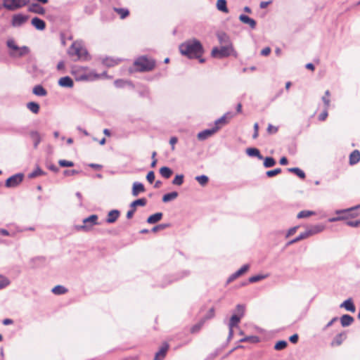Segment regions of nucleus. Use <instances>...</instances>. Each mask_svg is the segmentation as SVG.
<instances>
[{
  "label": "nucleus",
  "instance_id": "nucleus-1",
  "mask_svg": "<svg viewBox=\"0 0 360 360\" xmlns=\"http://www.w3.org/2000/svg\"><path fill=\"white\" fill-rule=\"evenodd\" d=\"M180 53L187 58H200L204 53V49L201 42L196 39H189L179 45Z\"/></svg>",
  "mask_w": 360,
  "mask_h": 360
},
{
  "label": "nucleus",
  "instance_id": "nucleus-2",
  "mask_svg": "<svg viewBox=\"0 0 360 360\" xmlns=\"http://www.w3.org/2000/svg\"><path fill=\"white\" fill-rule=\"evenodd\" d=\"M7 46L11 49L9 56L12 58H21L30 52V49L27 46H18L15 44L13 39H10L6 41Z\"/></svg>",
  "mask_w": 360,
  "mask_h": 360
},
{
  "label": "nucleus",
  "instance_id": "nucleus-3",
  "mask_svg": "<svg viewBox=\"0 0 360 360\" xmlns=\"http://www.w3.org/2000/svg\"><path fill=\"white\" fill-rule=\"evenodd\" d=\"M211 56L213 58H224L230 56H237L233 44L223 45L220 48L214 47L211 51Z\"/></svg>",
  "mask_w": 360,
  "mask_h": 360
},
{
  "label": "nucleus",
  "instance_id": "nucleus-4",
  "mask_svg": "<svg viewBox=\"0 0 360 360\" xmlns=\"http://www.w3.org/2000/svg\"><path fill=\"white\" fill-rule=\"evenodd\" d=\"M155 65V62L146 56H141L134 62L136 70L139 72H148L152 70Z\"/></svg>",
  "mask_w": 360,
  "mask_h": 360
},
{
  "label": "nucleus",
  "instance_id": "nucleus-5",
  "mask_svg": "<svg viewBox=\"0 0 360 360\" xmlns=\"http://www.w3.org/2000/svg\"><path fill=\"white\" fill-rule=\"evenodd\" d=\"M98 216L96 214H92L87 218L83 219L82 225L75 226L77 231H81L84 232H88L92 230L94 225L98 224Z\"/></svg>",
  "mask_w": 360,
  "mask_h": 360
},
{
  "label": "nucleus",
  "instance_id": "nucleus-6",
  "mask_svg": "<svg viewBox=\"0 0 360 360\" xmlns=\"http://www.w3.org/2000/svg\"><path fill=\"white\" fill-rule=\"evenodd\" d=\"M68 53L72 56H77V58H83L88 54L86 49L79 42H74L69 48Z\"/></svg>",
  "mask_w": 360,
  "mask_h": 360
},
{
  "label": "nucleus",
  "instance_id": "nucleus-7",
  "mask_svg": "<svg viewBox=\"0 0 360 360\" xmlns=\"http://www.w3.org/2000/svg\"><path fill=\"white\" fill-rule=\"evenodd\" d=\"M359 207H360V205H357L356 207H351V208H349L347 210L338 211L337 213L340 214L341 216L330 219L329 221H339V220L347 219L349 217H357L359 214L356 212V210L358 209Z\"/></svg>",
  "mask_w": 360,
  "mask_h": 360
},
{
  "label": "nucleus",
  "instance_id": "nucleus-8",
  "mask_svg": "<svg viewBox=\"0 0 360 360\" xmlns=\"http://www.w3.org/2000/svg\"><path fill=\"white\" fill-rule=\"evenodd\" d=\"M30 0H4L3 6L8 11H15L29 4Z\"/></svg>",
  "mask_w": 360,
  "mask_h": 360
},
{
  "label": "nucleus",
  "instance_id": "nucleus-9",
  "mask_svg": "<svg viewBox=\"0 0 360 360\" xmlns=\"http://www.w3.org/2000/svg\"><path fill=\"white\" fill-rule=\"evenodd\" d=\"M24 176L22 174H16L10 176L5 183L7 188H14L18 186L23 180Z\"/></svg>",
  "mask_w": 360,
  "mask_h": 360
},
{
  "label": "nucleus",
  "instance_id": "nucleus-10",
  "mask_svg": "<svg viewBox=\"0 0 360 360\" xmlns=\"http://www.w3.org/2000/svg\"><path fill=\"white\" fill-rule=\"evenodd\" d=\"M28 20V16L21 13L15 14L13 16L11 24L13 27H20Z\"/></svg>",
  "mask_w": 360,
  "mask_h": 360
},
{
  "label": "nucleus",
  "instance_id": "nucleus-11",
  "mask_svg": "<svg viewBox=\"0 0 360 360\" xmlns=\"http://www.w3.org/2000/svg\"><path fill=\"white\" fill-rule=\"evenodd\" d=\"M169 345L167 342L162 343L159 351L156 352L154 360H163L169 350Z\"/></svg>",
  "mask_w": 360,
  "mask_h": 360
},
{
  "label": "nucleus",
  "instance_id": "nucleus-12",
  "mask_svg": "<svg viewBox=\"0 0 360 360\" xmlns=\"http://www.w3.org/2000/svg\"><path fill=\"white\" fill-rule=\"evenodd\" d=\"M58 85L61 87L72 88L74 86V82L71 77L65 76L58 80Z\"/></svg>",
  "mask_w": 360,
  "mask_h": 360
},
{
  "label": "nucleus",
  "instance_id": "nucleus-13",
  "mask_svg": "<svg viewBox=\"0 0 360 360\" xmlns=\"http://www.w3.org/2000/svg\"><path fill=\"white\" fill-rule=\"evenodd\" d=\"M32 25L38 30H44L46 28V22L38 17L32 19Z\"/></svg>",
  "mask_w": 360,
  "mask_h": 360
},
{
  "label": "nucleus",
  "instance_id": "nucleus-14",
  "mask_svg": "<svg viewBox=\"0 0 360 360\" xmlns=\"http://www.w3.org/2000/svg\"><path fill=\"white\" fill-rule=\"evenodd\" d=\"M30 12L44 15L45 13V9L37 3H32L28 8Z\"/></svg>",
  "mask_w": 360,
  "mask_h": 360
},
{
  "label": "nucleus",
  "instance_id": "nucleus-15",
  "mask_svg": "<svg viewBox=\"0 0 360 360\" xmlns=\"http://www.w3.org/2000/svg\"><path fill=\"white\" fill-rule=\"evenodd\" d=\"M239 20L242 22L248 25L252 29H255L256 27V21L246 15L241 14L239 16Z\"/></svg>",
  "mask_w": 360,
  "mask_h": 360
},
{
  "label": "nucleus",
  "instance_id": "nucleus-16",
  "mask_svg": "<svg viewBox=\"0 0 360 360\" xmlns=\"http://www.w3.org/2000/svg\"><path fill=\"white\" fill-rule=\"evenodd\" d=\"M217 131V128L213 127L210 129H206V130H204V131L200 132L198 134V138L200 140H205V139H207L208 137L211 136L212 135H213Z\"/></svg>",
  "mask_w": 360,
  "mask_h": 360
},
{
  "label": "nucleus",
  "instance_id": "nucleus-17",
  "mask_svg": "<svg viewBox=\"0 0 360 360\" xmlns=\"http://www.w3.org/2000/svg\"><path fill=\"white\" fill-rule=\"evenodd\" d=\"M120 61L121 59L114 58L112 57H105L102 59V63L108 68L117 65Z\"/></svg>",
  "mask_w": 360,
  "mask_h": 360
},
{
  "label": "nucleus",
  "instance_id": "nucleus-18",
  "mask_svg": "<svg viewBox=\"0 0 360 360\" xmlns=\"http://www.w3.org/2000/svg\"><path fill=\"white\" fill-rule=\"evenodd\" d=\"M217 39L221 44H224V45L232 44V43L231 42V40H230V37H229V35L226 33H225L224 32H218L217 34Z\"/></svg>",
  "mask_w": 360,
  "mask_h": 360
},
{
  "label": "nucleus",
  "instance_id": "nucleus-19",
  "mask_svg": "<svg viewBox=\"0 0 360 360\" xmlns=\"http://www.w3.org/2000/svg\"><path fill=\"white\" fill-rule=\"evenodd\" d=\"M145 192V187L143 184L139 182H134L132 187L133 196H137L140 193Z\"/></svg>",
  "mask_w": 360,
  "mask_h": 360
},
{
  "label": "nucleus",
  "instance_id": "nucleus-20",
  "mask_svg": "<svg viewBox=\"0 0 360 360\" xmlns=\"http://www.w3.org/2000/svg\"><path fill=\"white\" fill-rule=\"evenodd\" d=\"M360 161V152L358 150H354L349 155V164L354 165Z\"/></svg>",
  "mask_w": 360,
  "mask_h": 360
},
{
  "label": "nucleus",
  "instance_id": "nucleus-21",
  "mask_svg": "<svg viewBox=\"0 0 360 360\" xmlns=\"http://www.w3.org/2000/svg\"><path fill=\"white\" fill-rule=\"evenodd\" d=\"M137 93L140 97L150 98V89L146 86H141L137 89Z\"/></svg>",
  "mask_w": 360,
  "mask_h": 360
},
{
  "label": "nucleus",
  "instance_id": "nucleus-22",
  "mask_svg": "<svg viewBox=\"0 0 360 360\" xmlns=\"http://www.w3.org/2000/svg\"><path fill=\"white\" fill-rule=\"evenodd\" d=\"M120 216V212L117 210H113L109 212L107 217V222L112 224L116 221Z\"/></svg>",
  "mask_w": 360,
  "mask_h": 360
},
{
  "label": "nucleus",
  "instance_id": "nucleus-23",
  "mask_svg": "<svg viewBox=\"0 0 360 360\" xmlns=\"http://www.w3.org/2000/svg\"><path fill=\"white\" fill-rule=\"evenodd\" d=\"M114 84L116 88H124L126 86H129L131 88H134V85L131 83V82H130L129 80L122 79H116L114 82Z\"/></svg>",
  "mask_w": 360,
  "mask_h": 360
},
{
  "label": "nucleus",
  "instance_id": "nucleus-24",
  "mask_svg": "<svg viewBox=\"0 0 360 360\" xmlns=\"http://www.w3.org/2000/svg\"><path fill=\"white\" fill-rule=\"evenodd\" d=\"M323 230V226L321 225H316L314 226H312L307 229L306 231H304L307 234V237H309L311 236H313L316 233H318L319 232H321Z\"/></svg>",
  "mask_w": 360,
  "mask_h": 360
},
{
  "label": "nucleus",
  "instance_id": "nucleus-25",
  "mask_svg": "<svg viewBox=\"0 0 360 360\" xmlns=\"http://www.w3.org/2000/svg\"><path fill=\"white\" fill-rule=\"evenodd\" d=\"M341 325L343 327L350 326L354 322L352 316L348 314H345L340 318Z\"/></svg>",
  "mask_w": 360,
  "mask_h": 360
},
{
  "label": "nucleus",
  "instance_id": "nucleus-26",
  "mask_svg": "<svg viewBox=\"0 0 360 360\" xmlns=\"http://www.w3.org/2000/svg\"><path fill=\"white\" fill-rule=\"evenodd\" d=\"M345 338L346 335L345 333H339L334 338L333 340L331 342V345L333 347L339 346L342 343Z\"/></svg>",
  "mask_w": 360,
  "mask_h": 360
},
{
  "label": "nucleus",
  "instance_id": "nucleus-27",
  "mask_svg": "<svg viewBox=\"0 0 360 360\" xmlns=\"http://www.w3.org/2000/svg\"><path fill=\"white\" fill-rule=\"evenodd\" d=\"M162 217V213L157 212L155 214L150 215L147 219V222L150 224H155V223L158 222L159 221H160Z\"/></svg>",
  "mask_w": 360,
  "mask_h": 360
},
{
  "label": "nucleus",
  "instance_id": "nucleus-28",
  "mask_svg": "<svg viewBox=\"0 0 360 360\" xmlns=\"http://www.w3.org/2000/svg\"><path fill=\"white\" fill-rule=\"evenodd\" d=\"M216 6L219 11L225 13H229L226 0H218Z\"/></svg>",
  "mask_w": 360,
  "mask_h": 360
},
{
  "label": "nucleus",
  "instance_id": "nucleus-29",
  "mask_svg": "<svg viewBox=\"0 0 360 360\" xmlns=\"http://www.w3.org/2000/svg\"><path fill=\"white\" fill-rule=\"evenodd\" d=\"M341 307H344L346 310L349 311L351 312L355 311V307L353 304V302L351 299H348L345 300L341 305Z\"/></svg>",
  "mask_w": 360,
  "mask_h": 360
},
{
  "label": "nucleus",
  "instance_id": "nucleus-30",
  "mask_svg": "<svg viewBox=\"0 0 360 360\" xmlns=\"http://www.w3.org/2000/svg\"><path fill=\"white\" fill-rule=\"evenodd\" d=\"M246 153L249 156L257 157L259 160L263 159L262 155L260 154V152H259V150L257 148H248L246 150Z\"/></svg>",
  "mask_w": 360,
  "mask_h": 360
},
{
  "label": "nucleus",
  "instance_id": "nucleus-31",
  "mask_svg": "<svg viewBox=\"0 0 360 360\" xmlns=\"http://www.w3.org/2000/svg\"><path fill=\"white\" fill-rule=\"evenodd\" d=\"M33 94L36 96H44L47 94V91L41 85H37L33 88Z\"/></svg>",
  "mask_w": 360,
  "mask_h": 360
},
{
  "label": "nucleus",
  "instance_id": "nucleus-32",
  "mask_svg": "<svg viewBox=\"0 0 360 360\" xmlns=\"http://www.w3.org/2000/svg\"><path fill=\"white\" fill-rule=\"evenodd\" d=\"M229 122V120L226 115L222 116L219 119L215 121V126L214 128H217V131L223 126Z\"/></svg>",
  "mask_w": 360,
  "mask_h": 360
},
{
  "label": "nucleus",
  "instance_id": "nucleus-33",
  "mask_svg": "<svg viewBox=\"0 0 360 360\" xmlns=\"http://www.w3.org/2000/svg\"><path fill=\"white\" fill-rule=\"evenodd\" d=\"M240 318H241V316H240L238 315H233L231 317L230 321H229V328H230L231 333L232 332L233 328L236 326L238 324V323L240 322Z\"/></svg>",
  "mask_w": 360,
  "mask_h": 360
},
{
  "label": "nucleus",
  "instance_id": "nucleus-34",
  "mask_svg": "<svg viewBox=\"0 0 360 360\" xmlns=\"http://www.w3.org/2000/svg\"><path fill=\"white\" fill-rule=\"evenodd\" d=\"M160 173L165 179H169L172 174V170L167 167H162L160 169Z\"/></svg>",
  "mask_w": 360,
  "mask_h": 360
},
{
  "label": "nucleus",
  "instance_id": "nucleus-35",
  "mask_svg": "<svg viewBox=\"0 0 360 360\" xmlns=\"http://www.w3.org/2000/svg\"><path fill=\"white\" fill-rule=\"evenodd\" d=\"M177 196H178L177 192H176V191L171 192V193H167L163 195L162 201L164 202H167L170 200H174L175 198H177Z\"/></svg>",
  "mask_w": 360,
  "mask_h": 360
},
{
  "label": "nucleus",
  "instance_id": "nucleus-36",
  "mask_svg": "<svg viewBox=\"0 0 360 360\" xmlns=\"http://www.w3.org/2000/svg\"><path fill=\"white\" fill-rule=\"evenodd\" d=\"M288 171L290 172H292V173L296 174L297 176H299L302 179H304L306 177L305 173L298 167L289 168Z\"/></svg>",
  "mask_w": 360,
  "mask_h": 360
},
{
  "label": "nucleus",
  "instance_id": "nucleus-37",
  "mask_svg": "<svg viewBox=\"0 0 360 360\" xmlns=\"http://www.w3.org/2000/svg\"><path fill=\"white\" fill-rule=\"evenodd\" d=\"M147 203V200L144 198H140V199H138V200H136L134 201H133L131 203V208H136L137 206H145Z\"/></svg>",
  "mask_w": 360,
  "mask_h": 360
},
{
  "label": "nucleus",
  "instance_id": "nucleus-38",
  "mask_svg": "<svg viewBox=\"0 0 360 360\" xmlns=\"http://www.w3.org/2000/svg\"><path fill=\"white\" fill-rule=\"evenodd\" d=\"M315 214H316L315 212L309 211V210H302V211H300L297 214V217L298 219L307 218V217H309L315 215Z\"/></svg>",
  "mask_w": 360,
  "mask_h": 360
},
{
  "label": "nucleus",
  "instance_id": "nucleus-39",
  "mask_svg": "<svg viewBox=\"0 0 360 360\" xmlns=\"http://www.w3.org/2000/svg\"><path fill=\"white\" fill-rule=\"evenodd\" d=\"M98 77L99 76L97 74H94L93 76L91 75L82 74L77 78V79L79 81H88L94 79H98Z\"/></svg>",
  "mask_w": 360,
  "mask_h": 360
},
{
  "label": "nucleus",
  "instance_id": "nucleus-40",
  "mask_svg": "<svg viewBox=\"0 0 360 360\" xmlns=\"http://www.w3.org/2000/svg\"><path fill=\"white\" fill-rule=\"evenodd\" d=\"M114 10L120 15L122 19L125 18L129 14V10L122 8H114Z\"/></svg>",
  "mask_w": 360,
  "mask_h": 360
},
{
  "label": "nucleus",
  "instance_id": "nucleus-41",
  "mask_svg": "<svg viewBox=\"0 0 360 360\" xmlns=\"http://www.w3.org/2000/svg\"><path fill=\"white\" fill-rule=\"evenodd\" d=\"M27 107L32 112H38L39 110V105L36 102L27 103Z\"/></svg>",
  "mask_w": 360,
  "mask_h": 360
},
{
  "label": "nucleus",
  "instance_id": "nucleus-42",
  "mask_svg": "<svg viewBox=\"0 0 360 360\" xmlns=\"http://www.w3.org/2000/svg\"><path fill=\"white\" fill-rule=\"evenodd\" d=\"M67 291L68 290L62 285H56L52 289V292L55 295L65 294Z\"/></svg>",
  "mask_w": 360,
  "mask_h": 360
},
{
  "label": "nucleus",
  "instance_id": "nucleus-43",
  "mask_svg": "<svg viewBox=\"0 0 360 360\" xmlns=\"http://www.w3.org/2000/svg\"><path fill=\"white\" fill-rule=\"evenodd\" d=\"M330 95V91L328 90H327L325 92V96H323L322 97V101L326 107V108L323 110V112H327V111H328V107L329 106V104H330V99H329Z\"/></svg>",
  "mask_w": 360,
  "mask_h": 360
},
{
  "label": "nucleus",
  "instance_id": "nucleus-44",
  "mask_svg": "<svg viewBox=\"0 0 360 360\" xmlns=\"http://www.w3.org/2000/svg\"><path fill=\"white\" fill-rule=\"evenodd\" d=\"M276 165L275 160L271 157H266L264 160V166L266 168L271 167Z\"/></svg>",
  "mask_w": 360,
  "mask_h": 360
},
{
  "label": "nucleus",
  "instance_id": "nucleus-45",
  "mask_svg": "<svg viewBox=\"0 0 360 360\" xmlns=\"http://www.w3.org/2000/svg\"><path fill=\"white\" fill-rule=\"evenodd\" d=\"M288 345V343L285 340H280V341H278L275 345H274V349L276 350H282L283 349H285Z\"/></svg>",
  "mask_w": 360,
  "mask_h": 360
},
{
  "label": "nucleus",
  "instance_id": "nucleus-46",
  "mask_svg": "<svg viewBox=\"0 0 360 360\" xmlns=\"http://www.w3.org/2000/svg\"><path fill=\"white\" fill-rule=\"evenodd\" d=\"M30 135L34 141V148H37L41 141L40 136L37 132H32Z\"/></svg>",
  "mask_w": 360,
  "mask_h": 360
},
{
  "label": "nucleus",
  "instance_id": "nucleus-47",
  "mask_svg": "<svg viewBox=\"0 0 360 360\" xmlns=\"http://www.w3.org/2000/svg\"><path fill=\"white\" fill-rule=\"evenodd\" d=\"M195 179L202 186L206 185L208 182V177L205 175L198 176Z\"/></svg>",
  "mask_w": 360,
  "mask_h": 360
},
{
  "label": "nucleus",
  "instance_id": "nucleus-48",
  "mask_svg": "<svg viewBox=\"0 0 360 360\" xmlns=\"http://www.w3.org/2000/svg\"><path fill=\"white\" fill-rule=\"evenodd\" d=\"M184 182V175H176L172 181V184L177 186H181Z\"/></svg>",
  "mask_w": 360,
  "mask_h": 360
},
{
  "label": "nucleus",
  "instance_id": "nucleus-49",
  "mask_svg": "<svg viewBox=\"0 0 360 360\" xmlns=\"http://www.w3.org/2000/svg\"><path fill=\"white\" fill-rule=\"evenodd\" d=\"M308 238V237H307V234L305 232L302 233H300V234L297 238H295V239H293V240H292L291 241H290V242L288 243V244H289V245H290V244H292V243H297V242H298V241H300V240H301L305 239V238Z\"/></svg>",
  "mask_w": 360,
  "mask_h": 360
},
{
  "label": "nucleus",
  "instance_id": "nucleus-50",
  "mask_svg": "<svg viewBox=\"0 0 360 360\" xmlns=\"http://www.w3.org/2000/svg\"><path fill=\"white\" fill-rule=\"evenodd\" d=\"M203 323H204V321H200L199 323H198L197 324L194 325L191 328V333H195L198 332L200 330V328H202Z\"/></svg>",
  "mask_w": 360,
  "mask_h": 360
},
{
  "label": "nucleus",
  "instance_id": "nucleus-51",
  "mask_svg": "<svg viewBox=\"0 0 360 360\" xmlns=\"http://www.w3.org/2000/svg\"><path fill=\"white\" fill-rule=\"evenodd\" d=\"M9 283L10 281L7 278L0 275V289L6 287Z\"/></svg>",
  "mask_w": 360,
  "mask_h": 360
},
{
  "label": "nucleus",
  "instance_id": "nucleus-52",
  "mask_svg": "<svg viewBox=\"0 0 360 360\" xmlns=\"http://www.w3.org/2000/svg\"><path fill=\"white\" fill-rule=\"evenodd\" d=\"M281 172V169L276 168L273 170L267 171L266 174L268 177H272V176H274L280 174Z\"/></svg>",
  "mask_w": 360,
  "mask_h": 360
},
{
  "label": "nucleus",
  "instance_id": "nucleus-53",
  "mask_svg": "<svg viewBox=\"0 0 360 360\" xmlns=\"http://www.w3.org/2000/svg\"><path fill=\"white\" fill-rule=\"evenodd\" d=\"M58 164L61 167H72L74 165L72 162L65 160H59Z\"/></svg>",
  "mask_w": 360,
  "mask_h": 360
},
{
  "label": "nucleus",
  "instance_id": "nucleus-54",
  "mask_svg": "<svg viewBox=\"0 0 360 360\" xmlns=\"http://www.w3.org/2000/svg\"><path fill=\"white\" fill-rule=\"evenodd\" d=\"M278 131V127L273 126L272 124H269L267 127V132L270 134H276Z\"/></svg>",
  "mask_w": 360,
  "mask_h": 360
},
{
  "label": "nucleus",
  "instance_id": "nucleus-55",
  "mask_svg": "<svg viewBox=\"0 0 360 360\" xmlns=\"http://www.w3.org/2000/svg\"><path fill=\"white\" fill-rule=\"evenodd\" d=\"M146 179L149 183L152 184L155 180V173L153 171L149 172L146 176Z\"/></svg>",
  "mask_w": 360,
  "mask_h": 360
},
{
  "label": "nucleus",
  "instance_id": "nucleus-56",
  "mask_svg": "<svg viewBox=\"0 0 360 360\" xmlns=\"http://www.w3.org/2000/svg\"><path fill=\"white\" fill-rule=\"evenodd\" d=\"M249 269V266L248 265H244L240 269H238L237 271L238 272V274H239V276H242L243 274H244L245 273H246L248 271V270Z\"/></svg>",
  "mask_w": 360,
  "mask_h": 360
},
{
  "label": "nucleus",
  "instance_id": "nucleus-57",
  "mask_svg": "<svg viewBox=\"0 0 360 360\" xmlns=\"http://www.w3.org/2000/svg\"><path fill=\"white\" fill-rule=\"evenodd\" d=\"M264 277L262 276H251L249 278V282L250 283H255V282H257L260 280H262V278H264Z\"/></svg>",
  "mask_w": 360,
  "mask_h": 360
},
{
  "label": "nucleus",
  "instance_id": "nucleus-58",
  "mask_svg": "<svg viewBox=\"0 0 360 360\" xmlns=\"http://www.w3.org/2000/svg\"><path fill=\"white\" fill-rule=\"evenodd\" d=\"M346 224L349 226L356 227V226H359L360 225V220L347 221L346 222Z\"/></svg>",
  "mask_w": 360,
  "mask_h": 360
},
{
  "label": "nucleus",
  "instance_id": "nucleus-59",
  "mask_svg": "<svg viewBox=\"0 0 360 360\" xmlns=\"http://www.w3.org/2000/svg\"><path fill=\"white\" fill-rule=\"evenodd\" d=\"M254 134L252 135V138L254 139H257L259 136V124L258 123H255L254 124Z\"/></svg>",
  "mask_w": 360,
  "mask_h": 360
},
{
  "label": "nucleus",
  "instance_id": "nucleus-60",
  "mask_svg": "<svg viewBox=\"0 0 360 360\" xmlns=\"http://www.w3.org/2000/svg\"><path fill=\"white\" fill-rule=\"evenodd\" d=\"M270 53H271V49L269 46L264 48L261 51V55L264 56H267L268 55H269Z\"/></svg>",
  "mask_w": 360,
  "mask_h": 360
},
{
  "label": "nucleus",
  "instance_id": "nucleus-61",
  "mask_svg": "<svg viewBox=\"0 0 360 360\" xmlns=\"http://www.w3.org/2000/svg\"><path fill=\"white\" fill-rule=\"evenodd\" d=\"M236 310H237V311L238 313V316L242 317L243 316V314H244V310H245L244 309V307L242 306V305L238 304L236 307Z\"/></svg>",
  "mask_w": 360,
  "mask_h": 360
},
{
  "label": "nucleus",
  "instance_id": "nucleus-62",
  "mask_svg": "<svg viewBox=\"0 0 360 360\" xmlns=\"http://www.w3.org/2000/svg\"><path fill=\"white\" fill-rule=\"evenodd\" d=\"M272 3V1H261L259 4V7L262 9H264L266 8L269 5H270Z\"/></svg>",
  "mask_w": 360,
  "mask_h": 360
},
{
  "label": "nucleus",
  "instance_id": "nucleus-63",
  "mask_svg": "<svg viewBox=\"0 0 360 360\" xmlns=\"http://www.w3.org/2000/svg\"><path fill=\"white\" fill-rule=\"evenodd\" d=\"M166 227H167V224H160V225H158L155 227L153 228L152 231L153 232H156L157 231L160 230V229H165Z\"/></svg>",
  "mask_w": 360,
  "mask_h": 360
},
{
  "label": "nucleus",
  "instance_id": "nucleus-64",
  "mask_svg": "<svg viewBox=\"0 0 360 360\" xmlns=\"http://www.w3.org/2000/svg\"><path fill=\"white\" fill-rule=\"evenodd\" d=\"M57 70L58 71H64L65 70V63L64 61H60L57 65Z\"/></svg>",
  "mask_w": 360,
  "mask_h": 360
}]
</instances>
